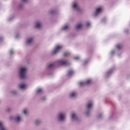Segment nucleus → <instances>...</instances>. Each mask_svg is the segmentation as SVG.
<instances>
[{
	"label": "nucleus",
	"instance_id": "26",
	"mask_svg": "<svg viewBox=\"0 0 130 130\" xmlns=\"http://www.w3.org/2000/svg\"><path fill=\"white\" fill-rule=\"evenodd\" d=\"M63 55H64V56H69V55H70V52H65L63 53Z\"/></svg>",
	"mask_w": 130,
	"mask_h": 130
},
{
	"label": "nucleus",
	"instance_id": "1",
	"mask_svg": "<svg viewBox=\"0 0 130 130\" xmlns=\"http://www.w3.org/2000/svg\"><path fill=\"white\" fill-rule=\"evenodd\" d=\"M27 73V68L20 67L18 71V74L20 79H25Z\"/></svg>",
	"mask_w": 130,
	"mask_h": 130
},
{
	"label": "nucleus",
	"instance_id": "32",
	"mask_svg": "<svg viewBox=\"0 0 130 130\" xmlns=\"http://www.w3.org/2000/svg\"><path fill=\"white\" fill-rule=\"evenodd\" d=\"M106 18H104L102 20V23H105V22H106Z\"/></svg>",
	"mask_w": 130,
	"mask_h": 130
},
{
	"label": "nucleus",
	"instance_id": "23",
	"mask_svg": "<svg viewBox=\"0 0 130 130\" xmlns=\"http://www.w3.org/2000/svg\"><path fill=\"white\" fill-rule=\"evenodd\" d=\"M50 14H56V11L54 10H51L49 11Z\"/></svg>",
	"mask_w": 130,
	"mask_h": 130
},
{
	"label": "nucleus",
	"instance_id": "35",
	"mask_svg": "<svg viewBox=\"0 0 130 130\" xmlns=\"http://www.w3.org/2000/svg\"><path fill=\"white\" fill-rule=\"evenodd\" d=\"M9 53H10V55H11V54H13V53H14V52L13 51V50H11L9 51Z\"/></svg>",
	"mask_w": 130,
	"mask_h": 130
},
{
	"label": "nucleus",
	"instance_id": "33",
	"mask_svg": "<svg viewBox=\"0 0 130 130\" xmlns=\"http://www.w3.org/2000/svg\"><path fill=\"white\" fill-rule=\"evenodd\" d=\"M22 113H23V114H27V110H24L23 111Z\"/></svg>",
	"mask_w": 130,
	"mask_h": 130
},
{
	"label": "nucleus",
	"instance_id": "40",
	"mask_svg": "<svg viewBox=\"0 0 130 130\" xmlns=\"http://www.w3.org/2000/svg\"><path fill=\"white\" fill-rule=\"evenodd\" d=\"M21 2L22 3H26L27 2V0H21Z\"/></svg>",
	"mask_w": 130,
	"mask_h": 130
},
{
	"label": "nucleus",
	"instance_id": "25",
	"mask_svg": "<svg viewBox=\"0 0 130 130\" xmlns=\"http://www.w3.org/2000/svg\"><path fill=\"white\" fill-rule=\"evenodd\" d=\"M103 117V114L102 113H100L97 116V118H98L99 119L100 118H102Z\"/></svg>",
	"mask_w": 130,
	"mask_h": 130
},
{
	"label": "nucleus",
	"instance_id": "4",
	"mask_svg": "<svg viewBox=\"0 0 130 130\" xmlns=\"http://www.w3.org/2000/svg\"><path fill=\"white\" fill-rule=\"evenodd\" d=\"M59 64H61V66H65L66 67H69V66H71V62L68 60H58L57 61Z\"/></svg>",
	"mask_w": 130,
	"mask_h": 130
},
{
	"label": "nucleus",
	"instance_id": "29",
	"mask_svg": "<svg viewBox=\"0 0 130 130\" xmlns=\"http://www.w3.org/2000/svg\"><path fill=\"white\" fill-rule=\"evenodd\" d=\"M14 18H15V17L14 16L10 17L8 19V21H12V20H13V19H14Z\"/></svg>",
	"mask_w": 130,
	"mask_h": 130
},
{
	"label": "nucleus",
	"instance_id": "21",
	"mask_svg": "<svg viewBox=\"0 0 130 130\" xmlns=\"http://www.w3.org/2000/svg\"><path fill=\"white\" fill-rule=\"evenodd\" d=\"M40 120L37 119L35 121L34 124H35V125H38V124H40Z\"/></svg>",
	"mask_w": 130,
	"mask_h": 130
},
{
	"label": "nucleus",
	"instance_id": "18",
	"mask_svg": "<svg viewBox=\"0 0 130 130\" xmlns=\"http://www.w3.org/2000/svg\"><path fill=\"white\" fill-rule=\"evenodd\" d=\"M42 93H43V90H42V89L38 88L37 90V94H42Z\"/></svg>",
	"mask_w": 130,
	"mask_h": 130
},
{
	"label": "nucleus",
	"instance_id": "22",
	"mask_svg": "<svg viewBox=\"0 0 130 130\" xmlns=\"http://www.w3.org/2000/svg\"><path fill=\"white\" fill-rule=\"evenodd\" d=\"M81 27H82V24H78L75 27L76 29H80V28Z\"/></svg>",
	"mask_w": 130,
	"mask_h": 130
},
{
	"label": "nucleus",
	"instance_id": "12",
	"mask_svg": "<svg viewBox=\"0 0 130 130\" xmlns=\"http://www.w3.org/2000/svg\"><path fill=\"white\" fill-rule=\"evenodd\" d=\"M0 130H7L4 122L3 121H0Z\"/></svg>",
	"mask_w": 130,
	"mask_h": 130
},
{
	"label": "nucleus",
	"instance_id": "3",
	"mask_svg": "<svg viewBox=\"0 0 130 130\" xmlns=\"http://www.w3.org/2000/svg\"><path fill=\"white\" fill-rule=\"evenodd\" d=\"M57 120L59 122H64L66 121V114L63 112H59L57 115Z\"/></svg>",
	"mask_w": 130,
	"mask_h": 130
},
{
	"label": "nucleus",
	"instance_id": "2",
	"mask_svg": "<svg viewBox=\"0 0 130 130\" xmlns=\"http://www.w3.org/2000/svg\"><path fill=\"white\" fill-rule=\"evenodd\" d=\"M92 106H93V103L92 102H88L85 107L86 110L84 112L85 115L86 116H89L91 114V109H92Z\"/></svg>",
	"mask_w": 130,
	"mask_h": 130
},
{
	"label": "nucleus",
	"instance_id": "28",
	"mask_svg": "<svg viewBox=\"0 0 130 130\" xmlns=\"http://www.w3.org/2000/svg\"><path fill=\"white\" fill-rule=\"evenodd\" d=\"M18 8L20 10L23 9V4H19L18 6Z\"/></svg>",
	"mask_w": 130,
	"mask_h": 130
},
{
	"label": "nucleus",
	"instance_id": "14",
	"mask_svg": "<svg viewBox=\"0 0 130 130\" xmlns=\"http://www.w3.org/2000/svg\"><path fill=\"white\" fill-rule=\"evenodd\" d=\"M48 70H53L54 69V64L53 63H50L47 66Z\"/></svg>",
	"mask_w": 130,
	"mask_h": 130
},
{
	"label": "nucleus",
	"instance_id": "43",
	"mask_svg": "<svg viewBox=\"0 0 130 130\" xmlns=\"http://www.w3.org/2000/svg\"><path fill=\"white\" fill-rule=\"evenodd\" d=\"M1 102V101L0 100V103Z\"/></svg>",
	"mask_w": 130,
	"mask_h": 130
},
{
	"label": "nucleus",
	"instance_id": "19",
	"mask_svg": "<svg viewBox=\"0 0 130 130\" xmlns=\"http://www.w3.org/2000/svg\"><path fill=\"white\" fill-rule=\"evenodd\" d=\"M116 48H117V49H121L122 48V45L120 44L116 45Z\"/></svg>",
	"mask_w": 130,
	"mask_h": 130
},
{
	"label": "nucleus",
	"instance_id": "9",
	"mask_svg": "<svg viewBox=\"0 0 130 130\" xmlns=\"http://www.w3.org/2000/svg\"><path fill=\"white\" fill-rule=\"evenodd\" d=\"M71 118L73 119V120H75V121H78L79 120L78 115L74 113H72L71 114Z\"/></svg>",
	"mask_w": 130,
	"mask_h": 130
},
{
	"label": "nucleus",
	"instance_id": "7",
	"mask_svg": "<svg viewBox=\"0 0 130 130\" xmlns=\"http://www.w3.org/2000/svg\"><path fill=\"white\" fill-rule=\"evenodd\" d=\"M61 48H62V46H56L55 49L51 52V53L52 54H56Z\"/></svg>",
	"mask_w": 130,
	"mask_h": 130
},
{
	"label": "nucleus",
	"instance_id": "39",
	"mask_svg": "<svg viewBox=\"0 0 130 130\" xmlns=\"http://www.w3.org/2000/svg\"><path fill=\"white\" fill-rule=\"evenodd\" d=\"M129 31V30L128 29L125 30V33H128Z\"/></svg>",
	"mask_w": 130,
	"mask_h": 130
},
{
	"label": "nucleus",
	"instance_id": "15",
	"mask_svg": "<svg viewBox=\"0 0 130 130\" xmlns=\"http://www.w3.org/2000/svg\"><path fill=\"white\" fill-rule=\"evenodd\" d=\"M74 75V71L73 70H69L67 75V77H72Z\"/></svg>",
	"mask_w": 130,
	"mask_h": 130
},
{
	"label": "nucleus",
	"instance_id": "24",
	"mask_svg": "<svg viewBox=\"0 0 130 130\" xmlns=\"http://www.w3.org/2000/svg\"><path fill=\"white\" fill-rule=\"evenodd\" d=\"M69 26L68 25H64L62 27V30H68Z\"/></svg>",
	"mask_w": 130,
	"mask_h": 130
},
{
	"label": "nucleus",
	"instance_id": "42",
	"mask_svg": "<svg viewBox=\"0 0 130 130\" xmlns=\"http://www.w3.org/2000/svg\"><path fill=\"white\" fill-rule=\"evenodd\" d=\"M3 40V38L0 37V41H2Z\"/></svg>",
	"mask_w": 130,
	"mask_h": 130
},
{
	"label": "nucleus",
	"instance_id": "10",
	"mask_svg": "<svg viewBox=\"0 0 130 130\" xmlns=\"http://www.w3.org/2000/svg\"><path fill=\"white\" fill-rule=\"evenodd\" d=\"M114 71V69H110L105 75L106 78H108L109 77H110V76H111V74L113 73Z\"/></svg>",
	"mask_w": 130,
	"mask_h": 130
},
{
	"label": "nucleus",
	"instance_id": "27",
	"mask_svg": "<svg viewBox=\"0 0 130 130\" xmlns=\"http://www.w3.org/2000/svg\"><path fill=\"white\" fill-rule=\"evenodd\" d=\"M11 93L12 95H17V91L16 90H14L11 91Z\"/></svg>",
	"mask_w": 130,
	"mask_h": 130
},
{
	"label": "nucleus",
	"instance_id": "37",
	"mask_svg": "<svg viewBox=\"0 0 130 130\" xmlns=\"http://www.w3.org/2000/svg\"><path fill=\"white\" fill-rule=\"evenodd\" d=\"M79 58H80L79 56L74 57V59H79Z\"/></svg>",
	"mask_w": 130,
	"mask_h": 130
},
{
	"label": "nucleus",
	"instance_id": "8",
	"mask_svg": "<svg viewBox=\"0 0 130 130\" xmlns=\"http://www.w3.org/2000/svg\"><path fill=\"white\" fill-rule=\"evenodd\" d=\"M33 38H28L26 39L25 42V44L26 45H30V44H32V43L33 42Z\"/></svg>",
	"mask_w": 130,
	"mask_h": 130
},
{
	"label": "nucleus",
	"instance_id": "6",
	"mask_svg": "<svg viewBox=\"0 0 130 130\" xmlns=\"http://www.w3.org/2000/svg\"><path fill=\"white\" fill-rule=\"evenodd\" d=\"M91 84V80L88 79L84 82H80L78 83L79 86L82 87L83 86H86V85H90Z\"/></svg>",
	"mask_w": 130,
	"mask_h": 130
},
{
	"label": "nucleus",
	"instance_id": "30",
	"mask_svg": "<svg viewBox=\"0 0 130 130\" xmlns=\"http://www.w3.org/2000/svg\"><path fill=\"white\" fill-rule=\"evenodd\" d=\"M87 62H89V59H86L84 61L83 63L84 64H86Z\"/></svg>",
	"mask_w": 130,
	"mask_h": 130
},
{
	"label": "nucleus",
	"instance_id": "20",
	"mask_svg": "<svg viewBox=\"0 0 130 130\" xmlns=\"http://www.w3.org/2000/svg\"><path fill=\"white\" fill-rule=\"evenodd\" d=\"M26 87V85L24 84H21L19 85V88L20 89H25V87Z\"/></svg>",
	"mask_w": 130,
	"mask_h": 130
},
{
	"label": "nucleus",
	"instance_id": "17",
	"mask_svg": "<svg viewBox=\"0 0 130 130\" xmlns=\"http://www.w3.org/2000/svg\"><path fill=\"white\" fill-rule=\"evenodd\" d=\"M70 97L71 98H75V97H76V93L75 92H71L70 94Z\"/></svg>",
	"mask_w": 130,
	"mask_h": 130
},
{
	"label": "nucleus",
	"instance_id": "36",
	"mask_svg": "<svg viewBox=\"0 0 130 130\" xmlns=\"http://www.w3.org/2000/svg\"><path fill=\"white\" fill-rule=\"evenodd\" d=\"M113 54H114V51H112L111 52V55H113Z\"/></svg>",
	"mask_w": 130,
	"mask_h": 130
},
{
	"label": "nucleus",
	"instance_id": "31",
	"mask_svg": "<svg viewBox=\"0 0 130 130\" xmlns=\"http://www.w3.org/2000/svg\"><path fill=\"white\" fill-rule=\"evenodd\" d=\"M41 101H45L46 100V98L45 97H43L41 99Z\"/></svg>",
	"mask_w": 130,
	"mask_h": 130
},
{
	"label": "nucleus",
	"instance_id": "16",
	"mask_svg": "<svg viewBox=\"0 0 130 130\" xmlns=\"http://www.w3.org/2000/svg\"><path fill=\"white\" fill-rule=\"evenodd\" d=\"M14 120L16 122H19L21 120V117L20 116H16L14 118Z\"/></svg>",
	"mask_w": 130,
	"mask_h": 130
},
{
	"label": "nucleus",
	"instance_id": "5",
	"mask_svg": "<svg viewBox=\"0 0 130 130\" xmlns=\"http://www.w3.org/2000/svg\"><path fill=\"white\" fill-rule=\"evenodd\" d=\"M72 8L74 10H75L77 12H80L81 9L80 6L78 5V3L77 2H74L72 3Z\"/></svg>",
	"mask_w": 130,
	"mask_h": 130
},
{
	"label": "nucleus",
	"instance_id": "34",
	"mask_svg": "<svg viewBox=\"0 0 130 130\" xmlns=\"http://www.w3.org/2000/svg\"><path fill=\"white\" fill-rule=\"evenodd\" d=\"M10 110H11V108H8L7 109L6 111L7 112H10Z\"/></svg>",
	"mask_w": 130,
	"mask_h": 130
},
{
	"label": "nucleus",
	"instance_id": "11",
	"mask_svg": "<svg viewBox=\"0 0 130 130\" xmlns=\"http://www.w3.org/2000/svg\"><path fill=\"white\" fill-rule=\"evenodd\" d=\"M102 9L101 8H97L96 9V11L94 12L93 16L94 17H96V16H98L100 13H101V11Z\"/></svg>",
	"mask_w": 130,
	"mask_h": 130
},
{
	"label": "nucleus",
	"instance_id": "13",
	"mask_svg": "<svg viewBox=\"0 0 130 130\" xmlns=\"http://www.w3.org/2000/svg\"><path fill=\"white\" fill-rule=\"evenodd\" d=\"M42 26V23L40 22H37L35 24V28L37 29H40Z\"/></svg>",
	"mask_w": 130,
	"mask_h": 130
},
{
	"label": "nucleus",
	"instance_id": "38",
	"mask_svg": "<svg viewBox=\"0 0 130 130\" xmlns=\"http://www.w3.org/2000/svg\"><path fill=\"white\" fill-rule=\"evenodd\" d=\"M86 26H90V22H88L86 23Z\"/></svg>",
	"mask_w": 130,
	"mask_h": 130
},
{
	"label": "nucleus",
	"instance_id": "41",
	"mask_svg": "<svg viewBox=\"0 0 130 130\" xmlns=\"http://www.w3.org/2000/svg\"><path fill=\"white\" fill-rule=\"evenodd\" d=\"M18 37H19V35L15 36V38H18Z\"/></svg>",
	"mask_w": 130,
	"mask_h": 130
}]
</instances>
